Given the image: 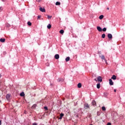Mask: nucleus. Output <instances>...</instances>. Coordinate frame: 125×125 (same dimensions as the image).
I'll list each match as a JSON object with an SVG mask.
<instances>
[{"label": "nucleus", "instance_id": "obj_1", "mask_svg": "<svg viewBox=\"0 0 125 125\" xmlns=\"http://www.w3.org/2000/svg\"><path fill=\"white\" fill-rule=\"evenodd\" d=\"M84 108L85 109V110H87V109H90L89 104L86 103L85 104H84Z\"/></svg>", "mask_w": 125, "mask_h": 125}, {"label": "nucleus", "instance_id": "obj_2", "mask_svg": "<svg viewBox=\"0 0 125 125\" xmlns=\"http://www.w3.org/2000/svg\"><path fill=\"white\" fill-rule=\"evenodd\" d=\"M97 81L99 83H102V77H101V76L98 77H97Z\"/></svg>", "mask_w": 125, "mask_h": 125}, {"label": "nucleus", "instance_id": "obj_3", "mask_svg": "<svg viewBox=\"0 0 125 125\" xmlns=\"http://www.w3.org/2000/svg\"><path fill=\"white\" fill-rule=\"evenodd\" d=\"M58 82H59L60 83H63V82H64V78H59L58 79Z\"/></svg>", "mask_w": 125, "mask_h": 125}, {"label": "nucleus", "instance_id": "obj_4", "mask_svg": "<svg viewBox=\"0 0 125 125\" xmlns=\"http://www.w3.org/2000/svg\"><path fill=\"white\" fill-rule=\"evenodd\" d=\"M100 57L102 59V60H104L105 63H107V60L105 59V56L104 55H102V56H100Z\"/></svg>", "mask_w": 125, "mask_h": 125}, {"label": "nucleus", "instance_id": "obj_5", "mask_svg": "<svg viewBox=\"0 0 125 125\" xmlns=\"http://www.w3.org/2000/svg\"><path fill=\"white\" fill-rule=\"evenodd\" d=\"M107 37L108 38V39H109V40H111L112 39H113V36L110 33L107 34Z\"/></svg>", "mask_w": 125, "mask_h": 125}, {"label": "nucleus", "instance_id": "obj_6", "mask_svg": "<svg viewBox=\"0 0 125 125\" xmlns=\"http://www.w3.org/2000/svg\"><path fill=\"white\" fill-rule=\"evenodd\" d=\"M39 10L41 12H45V9H44V8H40Z\"/></svg>", "mask_w": 125, "mask_h": 125}, {"label": "nucleus", "instance_id": "obj_7", "mask_svg": "<svg viewBox=\"0 0 125 125\" xmlns=\"http://www.w3.org/2000/svg\"><path fill=\"white\" fill-rule=\"evenodd\" d=\"M97 30H98L99 32H102V28H101V27L100 26H97Z\"/></svg>", "mask_w": 125, "mask_h": 125}, {"label": "nucleus", "instance_id": "obj_8", "mask_svg": "<svg viewBox=\"0 0 125 125\" xmlns=\"http://www.w3.org/2000/svg\"><path fill=\"white\" fill-rule=\"evenodd\" d=\"M109 84L110 85H113L114 84V82H113V81H112V79H109Z\"/></svg>", "mask_w": 125, "mask_h": 125}, {"label": "nucleus", "instance_id": "obj_9", "mask_svg": "<svg viewBox=\"0 0 125 125\" xmlns=\"http://www.w3.org/2000/svg\"><path fill=\"white\" fill-rule=\"evenodd\" d=\"M0 42H5V39L4 38H1L0 39Z\"/></svg>", "mask_w": 125, "mask_h": 125}, {"label": "nucleus", "instance_id": "obj_10", "mask_svg": "<svg viewBox=\"0 0 125 125\" xmlns=\"http://www.w3.org/2000/svg\"><path fill=\"white\" fill-rule=\"evenodd\" d=\"M92 105H93V106H96V102L94 100L92 101Z\"/></svg>", "mask_w": 125, "mask_h": 125}, {"label": "nucleus", "instance_id": "obj_11", "mask_svg": "<svg viewBox=\"0 0 125 125\" xmlns=\"http://www.w3.org/2000/svg\"><path fill=\"white\" fill-rule=\"evenodd\" d=\"M63 117H64V114L61 113L60 114V117L59 118V119L60 120H62V118H63Z\"/></svg>", "mask_w": 125, "mask_h": 125}, {"label": "nucleus", "instance_id": "obj_12", "mask_svg": "<svg viewBox=\"0 0 125 125\" xmlns=\"http://www.w3.org/2000/svg\"><path fill=\"white\" fill-rule=\"evenodd\" d=\"M55 59H59V54H56L55 55Z\"/></svg>", "mask_w": 125, "mask_h": 125}, {"label": "nucleus", "instance_id": "obj_13", "mask_svg": "<svg viewBox=\"0 0 125 125\" xmlns=\"http://www.w3.org/2000/svg\"><path fill=\"white\" fill-rule=\"evenodd\" d=\"M111 79L112 80H116L117 79V77L115 75H113L112 77H111Z\"/></svg>", "mask_w": 125, "mask_h": 125}, {"label": "nucleus", "instance_id": "obj_14", "mask_svg": "<svg viewBox=\"0 0 125 125\" xmlns=\"http://www.w3.org/2000/svg\"><path fill=\"white\" fill-rule=\"evenodd\" d=\"M78 88H81V87H82V83H79L78 84Z\"/></svg>", "mask_w": 125, "mask_h": 125}, {"label": "nucleus", "instance_id": "obj_15", "mask_svg": "<svg viewBox=\"0 0 125 125\" xmlns=\"http://www.w3.org/2000/svg\"><path fill=\"white\" fill-rule=\"evenodd\" d=\"M47 28L48 29H51V24H49L47 26Z\"/></svg>", "mask_w": 125, "mask_h": 125}, {"label": "nucleus", "instance_id": "obj_16", "mask_svg": "<svg viewBox=\"0 0 125 125\" xmlns=\"http://www.w3.org/2000/svg\"><path fill=\"white\" fill-rule=\"evenodd\" d=\"M97 88L99 89V88H100V83H98L97 84Z\"/></svg>", "mask_w": 125, "mask_h": 125}, {"label": "nucleus", "instance_id": "obj_17", "mask_svg": "<svg viewBox=\"0 0 125 125\" xmlns=\"http://www.w3.org/2000/svg\"><path fill=\"white\" fill-rule=\"evenodd\" d=\"M103 18H104V16H103V15L99 16V19H100L101 20H102Z\"/></svg>", "mask_w": 125, "mask_h": 125}, {"label": "nucleus", "instance_id": "obj_18", "mask_svg": "<svg viewBox=\"0 0 125 125\" xmlns=\"http://www.w3.org/2000/svg\"><path fill=\"white\" fill-rule=\"evenodd\" d=\"M70 60V57H67L66 59H65V61L66 62H68V61H69Z\"/></svg>", "mask_w": 125, "mask_h": 125}, {"label": "nucleus", "instance_id": "obj_19", "mask_svg": "<svg viewBox=\"0 0 125 125\" xmlns=\"http://www.w3.org/2000/svg\"><path fill=\"white\" fill-rule=\"evenodd\" d=\"M61 4V3H60V2L57 1L56 2V5H60Z\"/></svg>", "mask_w": 125, "mask_h": 125}, {"label": "nucleus", "instance_id": "obj_20", "mask_svg": "<svg viewBox=\"0 0 125 125\" xmlns=\"http://www.w3.org/2000/svg\"><path fill=\"white\" fill-rule=\"evenodd\" d=\"M36 107H37V104H33L32 106V109H35V108H36Z\"/></svg>", "mask_w": 125, "mask_h": 125}, {"label": "nucleus", "instance_id": "obj_21", "mask_svg": "<svg viewBox=\"0 0 125 125\" xmlns=\"http://www.w3.org/2000/svg\"><path fill=\"white\" fill-rule=\"evenodd\" d=\"M51 18H52V16H49V15L47 16V19L48 20L51 19Z\"/></svg>", "mask_w": 125, "mask_h": 125}, {"label": "nucleus", "instance_id": "obj_22", "mask_svg": "<svg viewBox=\"0 0 125 125\" xmlns=\"http://www.w3.org/2000/svg\"><path fill=\"white\" fill-rule=\"evenodd\" d=\"M9 97H10V95L9 94H7L6 96V98L7 99H9Z\"/></svg>", "mask_w": 125, "mask_h": 125}, {"label": "nucleus", "instance_id": "obj_23", "mask_svg": "<svg viewBox=\"0 0 125 125\" xmlns=\"http://www.w3.org/2000/svg\"><path fill=\"white\" fill-rule=\"evenodd\" d=\"M102 109L103 111H106V107H105L104 106H102Z\"/></svg>", "mask_w": 125, "mask_h": 125}, {"label": "nucleus", "instance_id": "obj_24", "mask_svg": "<svg viewBox=\"0 0 125 125\" xmlns=\"http://www.w3.org/2000/svg\"><path fill=\"white\" fill-rule=\"evenodd\" d=\"M27 25H28V26H32V23L30 21H28Z\"/></svg>", "mask_w": 125, "mask_h": 125}, {"label": "nucleus", "instance_id": "obj_25", "mask_svg": "<svg viewBox=\"0 0 125 125\" xmlns=\"http://www.w3.org/2000/svg\"><path fill=\"white\" fill-rule=\"evenodd\" d=\"M60 34H64V30H61L60 31Z\"/></svg>", "mask_w": 125, "mask_h": 125}, {"label": "nucleus", "instance_id": "obj_26", "mask_svg": "<svg viewBox=\"0 0 125 125\" xmlns=\"http://www.w3.org/2000/svg\"><path fill=\"white\" fill-rule=\"evenodd\" d=\"M106 36V35H105V34H103L102 35V39H105V37Z\"/></svg>", "mask_w": 125, "mask_h": 125}, {"label": "nucleus", "instance_id": "obj_27", "mask_svg": "<svg viewBox=\"0 0 125 125\" xmlns=\"http://www.w3.org/2000/svg\"><path fill=\"white\" fill-rule=\"evenodd\" d=\"M102 31H103V32H106V31H107V28H106V27H104V28L103 29Z\"/></svg>", "mask_w": 125, "mask_h": 125}, {"label": "nucleus", "instance_id": "obj_28", "mask_svg": "<svg viewBox=\"0 0 125 125\" xmlns=\"http://www.w3.org/2000/svg\"><path fill=\"white\" fill-rule=\"evenodd\" d=\"M20 96H25V94L24 93V92H22L20 94Z\"/></svg>", "mask_w": 125, "mask_h": 125}, {"label": "nucleus", "instance_id": "obj_29", "mask_svg": "<svg viewBox=\"0 0 125 125\" xmlns=\"http://www.w3.org/2000/svg\"><path fill=\"white\" fill-rule=\"evenodd\" d=\"M3 10V8L2 7H0V11H2Z\"/></svg>", "mask_w": 125, "mask_h": 125}, {"label": "nucleus", "instance_id": "obj_30", "mask_svg": "<svg viewBox=\"0 0 125 125\" xmlns=\"http://www.w3.org/2000/svg\"><path fill=\"white\" fill-rule=\"evenodd\" d=\"M44 109H45V110H48L47 106H44Z\"/></svg>", "mask_w": 125, "mask_h": 125}, {"label": "nucleus", "instance_id": "obj_31", "mask_svg": "<svg viewBox=\"0 0 125 125\" xmlns=\"http://www.w3.org/2000/svg\"><path fill=\"white\" fill-rule=\"evenodd\" d=\"M97 116L100 115V113L99 112H97Z\"/></svg>", "mask_w": 125, "mask_h": 125}, {"label": "nucleus", "instance_id": "obj_32", "mask_svg": "<svg viewBox=\"0 0 125 125\" xmlns=\"http://www.w3.org/2000/svg\"><path fill=\"white\" fill-rule=\"evenodd\" d=\"M41 16H38V19H40L41 18Z\"/></svg>", "mask_w": 125, "mask_h": 125}, {"label": "nucleus", "instance_id": "obj_33", "mask_svg": "<svg viewBox=\"0 0 125 125\" xmlns=\"http://www.w3.org/2000/svg\"><path fill=\"white\" fill-rule=\"evenodd\" d=\"M107 125H111V123H108Z\"/></svg>", "mask_w": 125, "mask_h": 125}, {"label": "nucleus", "instance_id": "obj_34", "mask_svg": "<svg viewBox=\"0 0 125 125\" xmlns=\"http://www.w3.org/2000/svg\"><path fill=\"white\" fill-rule=\"evenodd\" d=\"M38 2H40V1H41L42 0H36Z\"/></svg>", "mask_w": 125, "mask_h": 125}, {"label": "nucleus", "instance_id": "obj_35", "mask_svg": "<svg viewBox=\"0 0 125 125\" xmlns=\"http://www.w3.org/2000/svg\"><path fill=\"white\" fill-rule=\"evenodd\" d=\"M38 124L37 123H33V125H37Z\"/></svg>", "mask_w": 125, "mask_h": 125}, {"label": "nucleus", "instance_id": "obj_36", "mask_svg": "<svg viewBox=\"0 0 125 125\" xmlns=\"http://www.w3.org/2000/svg\"><path fill=\"white\" fill-rule=\"evenodd\" d=\"M114 92H117V90L114 89Z\"/></svg>", "mask_w": 125, "mask_h": 125}, {"label": "nucleus", "instance_id": "obj_37", "mask_svg": "<svg viewBox=\"0 0 125 125\" xmlns=\"http://www.w3.org/2000/svg\"><path fill=\"white\" fill-rule=\"evenodd\" d=\"M0 125H1V120H0Z\"/></svg>", "mask_w": 125, "mask_h": 125}, {"label": "nucleus", "instance_id": "obj_38", "mask_svg": "<svg viewBox=\"0 0 125 125\" xmlns=\"http://www.w3.org/2000/svg\"><path fill=\"white\" fill-rule=\"evenodd\" d=\"M94 81H95L96 82H97L98 80H97V79H94Z\"/></svg>", "mask_w": 125, "mask_h": 125}, {"label": "nucleus", "instance_id": "obj_39", "mask_svg": "<svg viewBox=\"0 0 125 125\" xmlns=\"http://www.w3.org/2000/svg\"><path fill=\"white\" fill-rule=\"evenodd\" d=\"M107 10H109V8H107Z\"/></svg>", "mask_w": 125, "mask_h": 125}, {"label": "nucleus", "instance_id": "obj_40", "mask_svg": "<svg viewBox=\"0 0 125 125\" xmlns=\"http://www.w3.org/2000/svg\"><path fill=\"white\" fill-rule=\"evenodd\" d=\"M0 77H1V75H0Z\"/></svg>", "mask_w": 125, "mask_h": 125}, {"label": "nucleus", "instance_id": "obj_41", "mask_svg": "<svg viewBox=\"0 0 125 125\" xmlns=\"http://www.w3.org/2000/svg\"><path fill=\"white\" fill-rule=\"evenodd\" d=\"M0 102H1V101L0 100Z\"/></svg>", "mask_w": 125, "mask_h": 125}, {"label": "nucleus", "instance_id": "obj_42", "mask_svg": "<svg viewBox=\"0 0 125 125\" xmlns=\"http://www.w3.org/2000/svg\"><path fill=\"white\" fill-rule=\"evenodd\" d=\"M2 0V1H3V0Z\"/></svg>", "mask_w": 125, "mask_h": 125}]
</instances>
